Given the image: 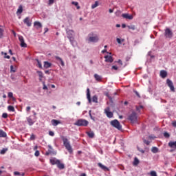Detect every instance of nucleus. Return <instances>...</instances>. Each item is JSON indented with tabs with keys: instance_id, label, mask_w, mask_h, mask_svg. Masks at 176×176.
<instances>
[{
	"instance_id": "1",
	"label": "nucleus",
	"mask_w": 176,
	"mask_h": 176,
	"mask_svg": "<svg viewBox=\"0 0 176 176\" xmlns=\"http://www.w3.org/2000/svg\"><path fill=\"white\" fill-rule=\"evenodd\" d=\"M61 140L63 141V144L68 151L69 153H72L73 150H72V146H71V144H69V141H68V139L64 136H61Z\"/></svg>"
},
{
	"instance_id": "2",
	"label": "nucleus",
	"mask_w": 176,
	"mask_h": 176,
	"mask_svg": "<svg viewBox=\"0 0 176 176\" xmlns=\"http://www.w3.org/2000/svg\"><path fill=\"white\" fill-rule=\"evenodd\" d=\"M74 126L87 127L89 126V121L85 119H78L75 122Z\"/></svg>"
},
{
	"instance_id": "3",
	"label": "nucleus",
	"mask_w": 176,
	"mask_h": 176,
	"mask_svg": "<svg viewBox=\"0 0 176 176\" xmlns=\"http://www.w3.org/2000/svg\"><path fill=\"white\" fill-rule=\"evenodd\" d=\"M128 120H130L131 123H137L138 122V116L135 111H132L128 116Z\"/></svg>"
},
{
	"instance_id": "4",
	"label": "nucleus",
	"mask_w": 176,
	"mask_h": 176,
	"mask_svg": "<svg viewBox=\"0 0 176 176\" xmlns=\"http://www.w3.org/2000/svg\"><path fill=\"white\" fill-rule=\"evenodd\" d=\"M110 124L113 127H115V129H117V130H122V124H120V122L118 120L111 121Z\"/></svg>"
},
{
	"instance_id": "5",
	"label": "nucleus",
	"mask_w": 176,
	"mask_h": 176,
	"mask_svg": "<svg viewBox=\"0 0 176 176\" xmlns=\"http://www.w3.org/2000/svg\"><path fill=\"white\" fill-rule=\"evenodd\" d=\"M173 31H171L170 28H166L164 30L165 38H166V39H171V38H173Z\"/></svg>"
},
{
	"instance_id": "6",
	"label": "nucleus",
	"mask_w": 176,
	"mask_h": 176,
	"mask_svg": "<svg viewBox=\"0 0 176 176\" xmlns=\"http://www.w3.org/2000/svg\"><path fill=\"white\" fill-rule=\"evenodd\" d=\"M89 38H88V41L89 42H92L94 43H96L97 42H98V41H100V38H98V36L97 35H94V36H91V34H89Z\"/></svg>"
},
{
	"instance_id": "7",
	"label": "nucleus",
	"mask_w": 176,
	"mask_h": 176,
	"mask_svg": "<svg viewBox=\"0 0 176 176\" xmlns=\"http://www.w3.org/2000/svg\"><path fill=\"white\" fill-rule=\"evenodd\" d=\"M67 38H69L72 45H74V43H75V40H74V32L73 30H68L67 32Z\"/></svg>"
},
{
	"instance_id": "8",
	"label": "nucleus",
	"mask_w": 176,
	"mask_h": 176,
	"mask_svg": "<svg viewBox=\"0 0 176 176\" xmlns=\"http://www.w3.org/2000/svg\"><path fill=\"white\" fill-rule=\"evenodd\" d=\"M166 84L170 88V90L172 91L173 93L175 92V88L174 87V84L173 83V81L170 79L166 80Z\"/></svg>"
},
{
	"instance_id": "9",
	"label": "nucleus",
	"mask_w": 176,
	"mask_h": 176,
	"mask_svg": "<svg viewBox=\"0 0 176 176\" xmlns=\"http://www.w3.org/2000/svg\"><path fill=\"white\" fill-rule=\"evenodd\" d=\"M111 111V109L109 107H107L104 109V113L106 114L107 118H109V119H111V118H113V113H112V111Z\"/></svg>"
},
{
	"instance_id": "10",
	"label": "nucleus",
	"mask_w": 176,
	"mask_h": 176,
	"mask_svg": "<svg viewBox=\"0 0 176 176\" xmlns=\"http://www.w3.org/2000/svg\"><path fill=\"white\" fill-rule=\"evenodd\" d=\"M19 41L21 43V47H27V43L24 41V37L23 36H19Z\"/></svg>"
},
{
	"instance_id": "11",
	"label": "nucleus",
	"mask_w": 176,
	"mask_h": 176,
	"mask_svg": "<svg viewBox=\"0 0 176 176\" xmlns=\"http://www.w3.org/2000/svg\"><path fill=\"white\" fill-rule=\"evenodd\" d=\"M104 58L105 63H113V58L111 56L107 55Z\"/></svg>"
},
{
	"instance_id": "12",
	"label": "nucleus",
	"mask_w": 176,
	"mask_h": 176,
	"mask_svg": "<svg viewBox=\"0 0 176 176\" xmlns=\"http://www.w3.org/2000/svg\"><path fill=\"white\" fill-rule=\"evenodd\" d=\"M23 23L24 24H26V25L28 27H31V25H32V23H31V21H30V17H26L24 20H23Z\"/></svg>"
},
{
	"instance_id": "13",
	"label": "nucleus",
	"mask_w": 176,
	"mask_h": 176,
	"mask_svg": "<svg viewBox=\"0 0 176 176\" xmlns=\"http://www.w3.org/2000/svg\"><path fill=\"white\" fill-rule=\"evenodd\" d=\"M50 162L52 164V166H54V164H56V166H57L60 160H57L56 158H53V159H50Z\"/></svg>"
},
{
	"instance_id": "14",
	"label": "nucleus",
	"mask_w": 176,
	"mask_h": 176,
	"mask_svg": "<svg viewBox=\"0 0 176 176\" xmlns=\"http://www.w3.org/2000/svg\"><path fill=\"white\" fill-rule=\"evenodd\" d=\"M87 98L89 102V104L91 103V97L90 96V89L87 88Z\"/></svg>"
},
{
	"instance_id": "15",
	"label": "nucleus",
	"mask_w": 176,
	"mask_h": 176,
	"mask_svg": "<svg viewBox=\"0 0 176 176\" xmlns=\"http://www.w3.org/2000/svg\"><path fill=\"white\" fill-rule=\"evenodd\" d=\"M34 25L36 28V30H39V28H42V23L39 21H34Z\"/></svg>"
},
{
	"instance_id": "16",
	"label": "nucleus",
	"mask_w": 176,
	"mask_h": 176,
	"mask_svg": "<svg viewBox=\"0 0 176 176\" xmlns=\"http://www.w3.org/2000/svg\"><path fill=\"white\" fill-rule=\"evenodd\" d=\"M168 146L173 149H176V141L175 142H173V141L169 142Z\"/></svg>"
},
{
	"instance_id": "17",
	"label": "nucleus",
	"mask_w": 176,
	"mask_h": 176,
	"mask_svg": "<svg viewBox=\"0 0 176 176\" xmlns=\"http://www.w3.org/2000/svg\"><path fill=\"white\" fill-rule=\"evenodd\" d=\"M160 76L162 78V79H164V78L167 77V72L165 70H161L160 71Z\"/></svg>"
},
{
	"instance_id": "18",
	"label": "nucleus",
	"mask_w": 176,
	"mask_h": 176,
	"mask_svg": "<svg viewBox=\"0 0 176 176\" xmlns=\"http://www.w3.org/2000/svg\"><path fill=\"white\" fill-rule=\"evenodd\" d=\"M58 168H59V170H64L65 168V166L64 165V164L61 163L60 161H59V163H58V165H56Z\"/></svg>"
},
{
	"instance_id": "19",
	"label": "nucleus",
	"mask_w": 176,
	"mask_h": 176,
	"mask_svg": "<svg viewBox=\"0 0 176 176\" xmlns=\"http://www.w3.org/2000/svg\"><path fill=\"white\" fill-rule=\"evenodd\" d=\"M96 80H97V82H101V80H102V77H101V76L97 74H95L94 75Z\"/></svg>"
},
{
	"instance_id": "20",
	"label": "nucleus",
	"mask_w": 176,
	"mask_h": 176,
	"mask_svg": "<svg viewBox=\"0 0 176 176\" xmlns=\"http://www.w3.org/2000/svg\"><path fill=\"white\" fill-rule=\"evenodd\" d=\"M122 17L124 19H127L128 20H133V16L129 14H122Z\"/></svg>"
},
{
	"instance_id": "21",
	"label": "nucleus",
	"mask_w": 176,
	"mask_h": 176,
	"mask_svg": "<svg viewBox=\"0 0 176 176\" xmlns=\"http://www.w3.org/2000/svg\"><path fill=\"white\" fill-rule=\"evenodd\" d=\"M51 123L52 126H58V124H60L61 122L57 120H52Z\"/></svg>"
},
{
	"instance_id": "22",
	"label": "nucleus",
	"mask_w": 176,
	"mask_h": 176,
	"mask_svg": "<svg viewBox=\"0 0 176 176\" xmlns=\"http://www.w3.org/2000/svg\"><path fill=\"white\" fill-rule=\"evenodd\" d=\"M86 133L89 138H94V132H93V131H89Z\"/></svg>"
},
{
	"instance_id": "23",
	"label": "nucleus",
	"mask_w": 176,
	"mask_h": 176,
	"mask_svg": "<svg viewBox=\"0 0 176 176\" xmlns=\"http://www.w3.org/2000/svg\"><path fill=\"white\" fill-rule=\"evenodd\" d=\"M6 132L3 131V130L0 129V138H6Z\"/></svg>"
},
{
	"instance_id": "24",
	"label": "nucleus",
	"mask_w": 176,
	"mask_h": 176,
	"mask_svg": "<svg viewBox=\"0 0 176 176\" xmlns=\"http://www.w3.org/2000/svg\"><path fill=\"white\" fill-rule=\"evenodd\" d=\"M55 58L56 60H57L60 63V65H62V67H64L65 65L64 60H63L61 58H60L59 56H55Z\"/></svg>"
},
{
	"instance_id": "25",
	"label": "nucleus",
	"mask_w": 176,
	"mask_h": 176,
	"mask_svg": "<svg viewBox=\"0 0 176 176\" xmlns=\"http://www.w3.org/2000/svg\"><path fill=\"white\" fill-rule=\"evenodd\" d=\"M98 167H100V168H102V170H108V168L104 165H102V164L101 163H98Z\"/></svg>"
},
{
	"instance_id": "26",
	"label": "nucleus",
	"mask_w": 176,
	"mask_h": 176,
	"mask_svg": "<svg viewBox=\"0 0 176 176\" xmlns=\"http://www.w3.org/2000/svg\"><path fill=\"white\" fill-rule=\"evenodd\" d=\"M27 121L28 122L29 126H32V124H34V122L32 120V119L31 118V117H28L27 118Z\"/></svg>"
},
{
	"instance_id": "27",
	"label": "nucleus",
	"mask_w": 176,
	"mask_h": 176,
	"mask_svg": "<svg viewBox=\"0 0 176 176\" xmlns=\"http://www.w3.org/2000/svg\"><path fill=\"white\" fill-rule=\"evenodd\" d=\"M50 67H52V63H50L47 61L44 62V67L45 68H50Z\"/></svg>"
},
{
	"instance_id": "28",
	"label": "nucleus",
	"mask_w": 176,
	"mask_h": 176,
	"mask_svg": "<svg viewBox=\"0 0 176 176\" xmlns=\"http://www.w3.org/2000/svg\"><path fill=\"white\" fill-rule=\"evenodd\" d=\"M92 101H93V102H95L96 104H98V98L97 97L96 95H95L92 97Z\"/></svg>"
},
{
	"instance_id": "29",
	"label": "nucleus",
	"mask_w": 176,
	"mask_h": 176,
	"mask_svg": "<svg viewBox=\"0 0 176 176\" xmlns=\"http://www.w3.org/2000/svg\"><path fill=\"white\" fill-rule=\"evenodd\" d=\"M133 164V166H138V164H140V160L138 158L135 157Z\"/></svg>"
},
{
	"instance_id": "30",
	"label": "nucleus",
	"mask_w": 176,
	"mask_h": 176,
	"mask_svg": "<svg viewBox=\"0 0 176 176\" xmlns=\"http://www.w3.org/2000/svg\"><path fill=\"white\" fill-rule=\"evenodd\" d=\"M8 110L9 111V112H14V111H16L14 109V107L12 106V105H9L8 107Z\"/></svg>"
},
{
	"instance_id": "31",
	"label": "nucleus",
	"mask_w": 176,
	"mask_h": 176,
	"mask_svg": "<svg viewBox=\"0 0 176 176\" xmlns=\"http://www.w3.org/2000/svg\"><path fill=\"white\" fill-rule=\"evenodd\" d=\"M16 13H19V14H21V13H23V6L20 5L19 6Z\"/></svg>"
},
{
	"instance_id": "32",
	"label": "nucleus",
	"mask_w": 176,
	"mask_h": 176,
	"mask_svg": "<svg viewBox=\"0 0 176 176\" xmlns=\"http://www.w3.org/2000/svg\"><path fill=\"white\" fill-rule=\"evenodd\" d=\"M37 74L39 76V80H42V78H43V73L41 71H37Z\"/></svg>"
},
{
	"instance_id": "33",
	"label": "nucleus",
	"mask_w": 176,
	"mask_h": 176,
	"mask_svg": "<svg viewBox=\"0 0 176 176\" xmlns=\"http://www.w3.org/2000/svg\"><path fill=\"white\" fill-rule=\"evenodd\" d=\"M141 109H144V106L140 105V106H136V111L140 113L141 112Z\"/></svg>"
},
{
	"instance_id": "34",
	"label": "nucleus",
	"mask_w": 176,
	"mask_h": 176,
	"mask_svg": "<svg viewBox=\"0 0 176 176\" xmlns=\"http://www.w3.org/2000/svg\"><path fill=\"white\" fill-rule=\"evenodd\" d=\"M72 5H74V6H76L78 10L80 9V6H79V3H78L77 1H72Z\"/></svg>"
},
{
	"instance_id": "35",
	"label": "nucleus",
	"mask_w": 176,
	"mask_h": 176,
	"mask_svg": "<svg viewBox=\"0 0 176 176\" xmlns=\"http://www.w3.org/2000/svg\"><path fill=\"white\" fill-rule=\"evenodd\" d=\"M151 152L153 153H157V152H159V148H157V147H152Z\"/></svg>"
},
{
	"instance_id": "36",
	"label": "nucleus",
	"mask_w": 176,
	"mask_h": 176,
	"mask_svg": "<svg viewBox=\"0 0 176 176\" xmlns=\"http://www.w3.org/2000/svg\"><path fill=\"white\" fill-rule=\"evenodd\" d=\"M36 61L37 63V67H38V68H40L41 69H42V63L38 60V59H36Z\"/></svg>"
},
{
	"instance_id": "37",
	"label": "nucleus",
	"mask_w": 176,
	"mask_h": 176,
	"mask_svg": "<svg viewBox=\"0 0 176 176\" xmlns=\"http://www.w3.org/2000/svg\"><path fill=\"white\" fill-rule=\"evenodd\" d=\"M89 115L91 119L92 120H94V122H96V117H93V116H91V110H90V111H89Z\"/></svg>"
},
{
	"instance_id": "38",
	"label": "nucleus",
	"mask_w": 176,
	"mask_h": 176,
	"mask_svg": "<svg viewBox=\"0 0 176 176\" xmlns=\"http://www.w3.org/2000/svg\"><path fill=\"white\" fill-rule=\"evenodd\" d=\"M98 6V1H96L94 4L91 6V9H96Z\"/></svg>"
},
{
	"instance_id": "39",
	"label": "nucleus",
	"mask_w": 176,
	"mask_h": 176,
	"mask_svg": "<svg viewBox=\"0 0 176 176\" xmlns=\"http://www.w3.org/2000/svg\"><path fill=\"white\" fill-rule=\"evenodd\" d=\"M16 67H14L13 65L10 66V72H16Z\"/></svg>"
},
{
	"instance_id": "40",
	"label": "nucleus",
	"mask_w": 176,
	"mask_h": 176,
	"mask_svg": "<svg viewBox=\"0 0 176 176\" xmlns=\"http://www.w3.org/2000/svg\"><path fill=\"white\" fill-rule=\"evenodd\" d=\"M150 175L151 176H157V173H156V171L152 170L150 172Z\"/></svg>"
},
{
	"instance_id": "41",
	"label": "nucleus",
	"mask_w": 176,
	"mask_h": 176,
	"mask_svg": "<svg viewBox=\"0 0 176 176\" xmlns=\"http://www.w3.org/2000/svg\"><path fill=\"white\" fill-rule=\"evenodd\" d=\"M127 27H128L129 30H132V31H134V30H135V26L134 25H128Z\"/></svg>"
},
{
	"instance_id": "42",
	"label": "nucleus",
	"mask_w": 176,
	"mask_h": 176,
	"mask_svg": "<svg viewBox=\"0 0 176 176\" xmlns=\"http://www.w3.org/2000/svg\"><path fill=\"white\" fill-rule=\"evenodd\" d=\"M116 41H117L118 43H119V45H122V42H124V39L120 40V38H117Z\"/></svg>"
},
{
	"instance_id": "43",
	"label": "nucleus",
	"mask_w": 176,
	"mask_h": 176,
	"mask_svg": "<svg viewBox=\"0 0 176 176\" xmlns=\"http://www.w3.org/2000/svg\"><path fill=\"white\" fill-rule=\"evenodd\" d=\"M164 137H165V138H170V133L167 132H164Z\"/></svg>"
},
{
	"instance_id": "44",
	"label": "nucleus",
	"mask_w": 176,
	"mask_h": 176,
	"mask_svg": "<svg viewBox=\"0 0 176 176\" xmlns=\"http://www.w3.org/2000/svg\"><path fill=\"white\" fill-rule=\"evenodd\" d=\"M3 29L0 28V38H3Z\"/></svg>"
},
{
	"instance_id": "45",
	"label": "nucleus",
	"mask_w": 176,
	"mask_h": 176,
	"mask_svg": "<svg viewBox=\"0 0 176 176\" xmlns=\"http://www.w3.org/2000/svg\"><path fill=\"white\" fill-rule=\"evenodd\" d=\"M115 63H118V64H119L120 66L123 65V62L120 59L117 61H115Z\"/></svg>"
},
{
	"instance_id": "46",
	"label": "nucleus",
	"mask_w": 176,
	"mask_h": 176,
	"mask_svg": "<svg viewBox=\"0 0 176 176\" xmlns=\"http://www.w3.org/2000/svg\"><path fill=\"white\" fill-rule=\"evenodd\" d=\"M54 3V0H48V5H53Z\"/></svg>"
},
{
	"instance_id": "47",
	"label": "nucleus",
	"mask_w": 176,
	"mask_h": 176,
	"mask_svg": "<svg viewBox=\"0 0 176 176\" xmlns=\"http://www.w3.org/2000/svg\"><path fill=\"white\" fill-rule=\"evenodd\" d=\"M4 58H8L9 60V58H10V56L8 55V53H4Z\"/></svg>"
},
{
	"instance_id": "48",
	"label": "nucleus",
	"mask_w": 176,
	"mask_h": 176,
	"mask_svg": "<svg viewBox=\"0 0 176 176\" xmlns=\"http://www.w3.org/2000/svg\"><path fill=\"white\" fill-rule=\"evenodd\" d=\"M9 98H13V93L9 92L8 94Z\"/></svg>"
},
{
	"instance_id": "49",
	"label": "nucleus",
	"mask_w": 176,
	"mask_h": 176,
	"mask_svg": "<svg viewBox=\"0 0 176 176\" xmlns=\"http://www.w3.org/2000/svg\"><path fill=\"white\" fill-rule=\"evenodd\" d=\"M49 135H50L51 137H54V132L50 131Z\"/></svg>"
},
{
	"instance_id": "50",
	"label": "nucleus",
	"mask_w": 176,
	"mask_h": 176,
	"mask_svg": "<svg viewBox=\"0 0 176 176\" xmlns=\"http://www.w3.org/2000/svg\"><path fill=\"white\" fill-rule=\"evenodd\" d=\"M2 118H3V119H6V118H8V113H3L2 114Z\"/></svg>"
},
{
	"instance_id": "51",
	"label": "nucleus",
	"mask_w": 176,
	"mask_h": 176,
	"mask_svg": "<svg viewBox=\"0 0 176 176\" xmlns=\"http://www.w3.org/2000/svg\"><path fill=\"white\" fill-rule=\"evenodd\" d=\"M30 140H31V141H34V140H35V135L32 134L30 135Z\"/></svg>"
},
{
	"instance_id": "52",
	"label": "nucleus",
	"mask_w": 176,
	"mask_h": 176,
	"mask_svg": "<svg viewBox=\"0 0 176 176\" xmlns=\"http://www.w3.org/2000/svg\"><path fill=\"white\" fill-rule=\"evenodd\" d=\"M111 69H114L115 71H118V66L113 65V66H112Z\"/></svg>"
},
{
	"instance_id": "53",
	"label": "nucleus",
	"mask_w": 176,
	"mask_h": 176,
	"mask_svg": "<svg viewBox=\"0 0 176 176\" xmlns=\"http://www.w3.org/2000/svg\"><path fill=\"white\" fill-rule=\"evenodd\" d=\"M35 156L38 157L40 155L39 151H36L35 153H34Z\"/></svg>"
},
{
	"instance_id": "54",
	"label": "nucleus",
	"mask_w": 176,
	"mask_h": 176,
	"mask_svg": "<svg viewBox=\"0 0 176 176\" xmlns=\"http://www.w3.org/2000/svg\"><path fill=\"white\" fill-rule=\"evenodd\" d=\"M50 153H52V151L51 150H48V151L46 152L45 155L48 156V155H50Z\"/></svg>"
},
{
	"instance_id": "55",
	"label": "nucleus",
	"mask_w": 176,
	"mask_h": 176,
	"mask_svg": "<svg viewBox=\"0 0 176 176\" xmlns=\"http://www.w3.org/2000/svg\"><path fill=\"white\" fill-rule=\"evenodd\" d=\"M6 153V150H5V149L1 150L0 152L1 155H4V153Z\"/></svg>"
},
{
	"instance_id": "56",
	"label": "nucleus",
	"mask_w": 176,
	"mask_h": 176,
	"mask_svg": "<svg viewBox=\"0 0 176 176\" xmlns=\"http://www.w3.org/2000/svg\"><path fill=\"white\" fill-rule=\"evenodd\" d=\"M27 112H30L31 111V107L28 106L26 107Z\"/></svg>"
},
{
	"instance_id": "57",
	"label": "nucleus",
	"mask_w": 176,
	"mask_h": 176,
	"mask_svg": "<svg viewBox=\"0 0 176 176\" xmlns=\"http://www.w3.org/2000/svg\"><path fill=\"white\" fill-rule=\"evenodd\" d=\"M14 175H21V173L19 172L15 171L14 172Z\"/></svg>"
},
{
	"instance_id": "58",
	"label": "nucleus",
	"mask_w": 176,
	"mask_h": 176,
	"mask_svg": "<svg viewBox=\"0 0 176 176\" xmlns=\"http://www.w3.org/2000/svg\"><path fill=\"white\" fill-rule=\"evenodd\" d=\"M172 126H173V127H176V121H173V122H172Z\"/></svg>"
},
{
	"instance_id": "59",
	"label": "nucleus",
	"mask_w": 176,
	"mask_h": 176,
	"mask_svg": "<svg viewBox=\"0 0 176 176\" xmlns=\"http://www.w3.org/2000/svg\"><path fill=\"white\" fill-rule=\"evenodd\" d=\"M48 148H49V151H52V152H53V147H52V146L48 145Z\"/></svg>"
},
{
	"instance_id": "60",
	"label": "nucleus",
	"mask_w": 176,
	"mask_h": 176,
	"mask_svg": "<svg viewBox=\"0 0 176 176\" xmlns=\"http://www.w3.org/2000/svg\"><path fill=\"white\" fill-rule=\"evenodd\" d=\"M144 142L146 145H149L150 144L149 141H146V140H144Z\"/></svg>"
},
{
	"instance_id": "61",
	"label": "nucleus",
	"mask_w": 176,
	"mask_h": 176,
	"mask_svg": "<svg viewBox=\"0 0 176 176\" xmlns=\"http://www.w3.org/2000/svg\"><path fill=\"white\" fill-rule=\"evenodd\" d=\"M43 90H47V87L46 86V85H43Z\"/></svg>"
},
{
	"instance_id": "62",
	"label": "nucleus",
	"mask_w": 176,
	"mask_h": 176,
	"mask_svg": "<svg viewBox=\"0 0 176 176\" xmlns=\"http://www.w3.org/2000/svg\"><path fill=\"white\" fill-rule=\"evenodd\" d=\"M44 31H45L44 34H46V32H47V31H49V28H45Z\"/></svg>"
},
{
	"instance_id": "63",
	"label": "nucleus",
	"mask_w": 176,
	"mask_h": 176,
	"mask_svg": "<svg viewBox=\"0 0 176 176\" xmlns=\"http://www.w3.org/2000/svg\"><path fill=\"white\" fill-rule=\"evenodd\" d=\"M9 53L11 56H13V52H12V50H9Z\"/></svg>"
},
{
	"instance_id": "64",
	"label": "nucleus",
	"mask_w": 176,
	"mask_h": 176,
	"mask_svg": "<svg viewBox=\"0 0 176 176\" xmlns=\"http://www.w3.org/2000/svg\"><path fill=\"white\" fill-rule=\"evenodd\" d=\"M109 13H113V10L109 9Z\"/></svg>"
}]
</instances>
